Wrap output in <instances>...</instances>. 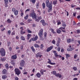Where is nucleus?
Returning a JSON list of instances; mask_svg holds the SVG:
<instances>
[{"mask_svg": "<svg viewBox=\"0 0 80 80\" xmlns=\"http://www.w3.org/2000/svg\"><path fill=\"white\" fill-rule=\"evenodd\" d=\"M46 6L47 7H52V2L51 1L50 2L49 0H46Z\"/></svg>", "mask_w": 80, "mask_h": 80, "instance_id": "nucleus-1", "label": "nucleus"}, {"mask_svg": "<svg viewBox=\"0 0 80 80\" xmlns=\"http://www.w3.org/2000/svg\"><path fill=\"white\" fill-rule=\"evenodd\" d=\"M0 52L1 56H3L5 55V51L3 48H0Z\"/></svg>", "mask_w": 80, "mask_h": 80, "instance_id": "nucleus-2", "label": "nucleus"}, {"mask_svg": "<svg viewBox=\"0 0 80 80\" xmlns=\"http://www.w3.org/2000/svg\"><path fill=\"white\" fill-rule=\"evenodd\" d=\"M30 17H32L33 19H36L37 18V15L35 12H33L30 14Z\"/></svg>", "mask_w": 80, "mask_h": 80, "instance_id": "nucleus-3", "label": "nucleus"}, {"mask_svg": "<svg viewBox=\"0 0 80 80\" xmlns=\"http://www.w3.org/2000/svg\"><path fill=\"white\" fill-rule=\"evenodd\" d=\"M14 71L15 72L16 74H17L18 75H20V74L21 73V72H20V71L18 68H15Z\"/></svg>", "mask_w": 80, "mask_h": 80, "instance_id": "nucleus-4", "label": "nucleus"}, {"mask_svg": "<svg viewBox=\"0 0 80 80\" xmlns=\"http://www.w3.org/2000/svg\"><path fill=\"white\" fill-rule=\"evenodd\" d=\"M42 55H41V53L40 52H38V53L36 55V58H38V57H39L40 58L42 57Z\"/></svg>", "mask_w": 80, "mask_h": 80, "instance_id": "nucleus-5", "label": "nucleus"}, {"mask_svg": "<svg viewBox=\"0 0 80 80\" xmlns=\"http://www.w3.org/2000/svg\"><path fill=\"white\" fill-rule=\"evenodd\" d=\"M53 48V46H50V47H49L47 48V52H50V51L51 50H52Z\"/></svg>", "mask_w": 80, "mask_h": 80, "instance_id": "nucleus-6", "label": "nucleus"}, {"mask_svg": "<svg viewBox=\"0 0 80 80\" xmlns=\"http://www.w3.org/2000/svg\"><path fill=\"white\" fill-rule=\"evenodd\" d=\"M20 63L21 66V67H23V66H24V65H25V61L23 60H22L21 61Z\"/></svg>", "mask_w": 80, "mask_h": 80, "instance_id": "nucleus-7", "label": "nucleus"}, {"mask_svg": "<svg viewBox=\"0 0 80 80\" xmlns=\"http://www.w3.org/2000/svg\"><path fill=\"white\" fill-rule=\"evenodd\" d=\"M43 29H41L39 32V33H38L40 37H42V33H43Z\"/></svg>", "mask_w": 80, "mask_h": 80, "instance_id": "nucleus-8", "label": "nucleus"}, {"mask_svg": "<svg viewBox=\"0 0 80 80\" xmlns=\"http://www.w3.org/2000/svg\"><path fill=\"white\" fill-rule=\"evenodd\" d=\"M37 39H38V36H35V38H32V41H36Z\"/></svg>", "mask_w": 80, "mask_h": 80, "instance_id": "nucleus-9", "label": "nucleus"}, {"mask_svg": "<svg viewBox=\"0 0 80 80\" xmlns=\"http://www.w3.org/2000/svg\"><path fill=\"white\" fill-rule=\"evenodd\" d=\"M41 22L42 23V25H43V26H45L46 24H45V21L44 20H42L41 21Z\"/></svg>", "mask_w": 80, "mask_h": 80, "instance_id": "nucleus-10", "label": "nucleus"}, {"mask_svg": "<svg viewBox=\"0 0 80 80\" xmlns=\"http://www.w3.org/2000/svg\"><path fill=\"white\" fill-rule=\"evenodd\" d=\"M55 75L56 77H59V78H61V77H62V75L59 73H56Z\"/></svg>", "mask_w": 80, "mask_h": 80, "instance_id": "nucleus-11", "label": "nucleus"}, {"mask_svg": "<svg viewBox=\"0 0 80 80\" xmlns=\"http://www.w3.org/2000/svg\"><path fill=\"white\" fill-rule=\"evenodd\" d=\"M53 52L54 53L55 57H58V55L57 54V51H54Z\"/></svg>", "mask_w": 80, "mask_h": 80, "instance_id": "nucleus-12", "label": "nucleus"}, {"mask_svg": "<svg viewBox=\"0 0 80 80\" xmlns=\"http://www.w3.org/2000/svg\"><path fill=\"white\" fill-rule=\"evenodd\" d=\"M12 59H14V60L16 59V58H17V55L12 56Z\"/></svg>", "mask_w": 80, "mask_h": 80, "instance_id": "nucleus-13", "label": "nucleus"}, {"mask_svg": "<svg viewBox=\"0 0 80 80\" xmlns=\"http://www.w3.org/2000/svg\"><path fill=\"white\" fill-rule=\"evenodd\" d=\"M4 3L6 5H7L8 3V0H4Z\"/></svg>", "mask_w": 80, "mask_h": 80, "instance_id": "nucleus-14", "label": "nucleus"}, {"mask_svg": "<svg viewBox=\"0 0 80 80\" xmlns=\"http://www.w3.org/2000/svg\"><path fill=\"white\" fill-rule=\"evenodd\" d=\"M49 8V9L48 10V12H50V11H52V6H50V7H48Z\"/></svg>", "mask_w": 80, "mask_h": 80, "instance_id": "nucleus-15", "label": "nucleus"}, {"mask_svg": "<svg viewBox=\"0 0 80 80\" xmlns=\"http://www.w3.org/2000/svg\"><path fill=\"white\" fill-rule=\"evenodd\" d=\"M6 60V58H3L1 59V61H2V62H5V61Z\"/></svg>", "mask_w": 80, "mask_h": 80, "instance_id": "nucleus-16", "label": "nucleus"}, {"mask_svg": "<svg viewBox=\"0 0 80 80\" xmlns=\"http://www.w3.org/2000/svg\"><path fill=\"white\" fill-rule=\"evenodd\" d=\"M36 75L38 78H40V77H41V74L39 73H38Z\"/></svg>", "mask_w": 80, "mask_h": 80, "instance_id": "nucleus-17", "label": "nucleus"}, {"mask_svg": "<svg viewBox=\"0 0 80 80\" xmlns=\"http://www.w3.org/2000/svg\"><path fill=\"white\" fill-rule=\"evenodd\" d=\"M31 48L32 51V52L33 53H35V49H34V48H33V47L32 46L31 47Z\"/></svg>", "mask_w": 80, "mask_h": 80, "instance_id": "nucleus-18", "label": "nucleus"}, {"mask_svg": "<svg viewBox=\"0 0 80 80\" xmlns=\"http://www.w3.org/2000/svg\"><path fill=\"white\" fill-rule=\"evenodd\" d=\"M7 70L6 69H4L3 71H2V73L3 74H5L7 72Z\"/></svg>", "mask_w": 80, "mask_h": 80, "instance_id": "nucleus-19", "label": "nucleus"}, {"mask_svg": "<svg viewBox=\"0 0 80 80\" xmlns=\"http://www.w3.org/2000/svg\"><path fill=\"white\" fill-rule=\"evenodd\" d=\"M6 78H7V76L6 75H3L2 76V78L3 80L6 79Z\"/></svg>", "mask_w": 80, "mask_h": 80, "instance_id": "nucleus-20", "label": "nucleus"}, {"mask_svg": "<svg viewBox=\"0 0 80 80\" xmlns=\"http://www.w3.org/2000/svg\"><path fill=\"white\" fill-rule=\"evenodd\" d=\"M5 67L7 70H8V68H9L8 67V63H6L5 64Z\"/></svg>", "mask_w": 80, "mask_h": 80, "instance_id": "nucleus-21", "label": "nucleus"}, {"mask_svg": "<svg viewBox=\"0 0 80 80\" xmlns=\"http://www.w3.org/2000/svg\"><path fill=\"white\" fill-rule=\"evenodd\" d=\"M51 73H52L53 75H55L57 73V72L55 71H53L51 72Z\"/></svg>", "mask_w": 80, "mask_h": 80, "instance_id": "nucleus-22", "label": "nucleus"}, {"mask_svg": "<svg viewBox=\"0 0 80 80\" xmlns=\"http://www.w3.org/2000/svg\"><path fill=\"white\" fill-rule=\"evenodd\" d=\"M18 13V10H16L14 12V14L15 15H17Z\"/></svg>", "mask_w": 80, "mask_h": 80, "instance_id": "nucleus-23", "label": "nucleus"}, {"mask_svg": "<svg viewBox=\"0 0 80 80\" xmlns=\"http://www.w3.org/2000/svg\"><path fill=\"white\" fill-rule=\"evenodd\" d=\"M7 22L8 23H12V21L10 19H8L7 20Z\"/></svg>", "mask_w": 80, "mask_h": 80, "instance_id": "nucleus-24", "label": "nucleus"}, {"mask_svg": "<svg viewBox=\"0 0 80 80\" xmlns=\"http://www.w3.org/2000/svg\"><path fill=\"white\" fill-rule=\"evenodd\" d=\"M40 72L41 75H43V69H41L40 71Z\"/></svg>", "mask_w": 80, "mask_h": 80, "instance_id": "nucleus-25", "label": "nucleus"}, {"mask_svg": "<svg viewBox=\"0 0 80 80\" xmlns=\"http://www.w3.org/2000/svg\"><path fill=\"white\" fill-rule=\"evenodd\" d=\"M51 32L52 33H54V34H55L56 33V32H54V30H53L52 28H51Z\"/></svg>", "mask_w": 80, "mask_h": 80, "instance_id": "nucleus-26", "label": "nucleus"}, {"mask_svg": "<svg viewBox=\"0 0 80 80\" xmlns=\"http://www.w3.org/2000/svg\"><path fill=\"white\" fill-rule=\"evenodd\" d=\"M39 2H38V3H37L36 4V8L37 9H38V7H39Z\"/></svg>", "mask_w": 80, "mask_h": 80, "instance_id": "nucleus-27", "label": "nucleus"}, {"mask_svg": "<svg viewBox=\"0 0 80 80\" xmlns=\"http://www.w3.org/2000/svg\"><path fill=\"white\" fill-rule=\"evenodd\" d=\"M20 12H21V17H23V13L22 12L23 11L21 9L20 10Z\"/></svg>", "mask_w": 80, "mask_h": 80, "instance_id": "nucleus-28", "label": "nucleus"}, {"mask_svg": "<svg viewBox=\"0 0 80 80\" xmlns=\"http://www.w3.org/2000/svg\"><path fill=\"white\" fill-rule=\"evenodd\" d=\"M57 32L58 33L60 34V33H61V30L60 29H58L57 31Z\"/></svg>", "mask_w": 80, "mask_h": 80, "instance_id": "nucleus-29", "label": "nucleus"}, {"mask_svg": "<svg viewBox=\"0 0 80 80\" xmlns=\"http://www.w3.org/2000/svg\"><path fill=\"white\" fill-rule=\"evenodd\" d=\"M66 55L67 58H68V57H70V55L68 54H66Z\"/></svg>", "mask_w": 80, "mask_h": 80, "instance_id": "nucleus-30", "label": "nucleus"}, {"mask_svg": "<svg viewBox=\"0 0 80 80\" xmlns=\"http://www.w3.org/2000/svg\"><path fill=\"white\" fill-rule=\"evenodd\" d=\"M30 2H32L33 3H35L36 2V0H30Z\"/></svg>", "mask_w": 80, "mask_h": 80, "instance_id": "nucleus-31", "label": "nucleus"}, {"mask_svg": "<svg viewBox=\"0 0 80 80\" xmlns=\"http://www.w3.org/2000/svg\"><path fill=\"white\" fill-rule=\"evenodd\" d=\"M28 15L27 14L26 15V16L24 18V19H25V20H27V19H28Z\"/></svg>", "mask_w": 80, "mask_h": 80, "instance_id": "nucleus-32", "label": "nucleus"}, {"mask_svg": "<svg viewBox=\"0 0 80 80\" xmlns=\"http://www.w3.org/2000/svg\"><path fill=\"white\" fill-rule=\"evenodd\" d=\"M57 1H55L53 2V4L54 5H57Z\"/></svg>", "mask_w": 80, "mask_h": 80, "instance_id": "nucleus-33", "label": "nucleus"}, {"mask_svg": "<svg viewBox=\"0 0 80 80\" xmlns=\"http://www.w3.org/2000/svg\"><path fill=\"white\" fill-rule=\"evenodd\" d=\"M34 47H36V48H38V47H40V46H39L38 45L36 44H34Z\"/></svg>", "mask_w": 80, "mask_h": 80, "instance_id": "nucleus-34", "label": "nucleus"}, {"mask_svg": "<svg viewBox=\"0 0 80 80\" xmlns=\"http://www.w3.org/2000/svg\"><path fill=\"white\" fill-rule=\"evenodd\" d=\"M20 32H23V28L22 27H21L20 28Z\"/></svg>", "mask_w": 80, "mask_h": 80, "instance_id": "nucleus-35", "label": "nucleus"}, {"mask_svg": "<svg viewBox=\"0 0 80 80\" xmlns=\"http://www.w3.org/2000/svg\"><path fill=\"white\" fill-rule=\"evenodd\" d=\"M42 7H43V8H44V9H45V3H42Z\"/></svg>", "mask_w": 80, "mask_h": 80, "instance_id": "nucleus-36", "label": "nucleus"}, {"mask_svg": "<svg viewBox=\"0 0 80 80\" xmlns=\"http://www.w3.org/2000/svg\"><path fill=\"white\" fill-rule=\"evenodd\" d=\"M21 39L22 40H25V38H24V37H23V36H22L21 37Z\"/></svg>", "mask_w": 80, "mask_h": 80, "instance_id": "nucleus-37", "label": "nucleus"}, {"mask_svg": "<svg viewBox=\"0 0 80 80\" xmlns=\"http://www.w3.org/2000/svg\"><path fill=\"white\" fill-rule=\"evenodd\" d=\"M52 43L54 44V45H55V43H56V42H55V39H53L52 41Z\"/></svg>", "mask_w": 80, "mask_h": 80, "instance_id": "nucleus-38", "label": "nucleus"}, {"mask_svg": "<svg viewBox=\"0 0 80 80\" xmlns=\"http://www.w3.org/2000/svg\"><path fill=\"white\" fill-rule=\"evenodd\" d=\"M59 29H60V30H65V28H62V27H60L59 28Z\"/></svg>", "mask_w": 80, "mask_h": 80, "instance_id": "nucleus-39", "label": "nucleus"}, {"mask_svg": "<svg viewBox=\"0 0 80 80\" xmlns=\"http://www.w3.org/2000/svg\"><path fill=\"white\" fill-rule=\"evenodd\" d=\"M67 42L68 43H70L71 42V39H68L67 40Z\"/></svg>", "mask_w": 80, "mask_h": 80, "instance_id": "nucleus-40", "label": "nucleus"}, {"mask_svg": "<svg viewBox=\"0 0 80 80\" xmlns=\"http://www.w3.org/2000/svg\"><path fill=\"white\" fill-rule=\"evenodd\" d=\"M73 69L75 71H76V70H77V68L76 67H74L73 68Z\"/></svg>", "mask_w": 80, "mask_h": 80, "instance_id": "nucleus-41", "label": "nucleus"}, {"mask_svg": "<svg viewBox=\"0 0 80 80\" xmlns=\"http://www.w3.org/2000/svg\"><path fill=\"white\" fill-rule=\"evenodd\" d=\"M24 33H25V32H23V31H22L21 32H20V34H21V35H23Z\"/></svg>", "mask_w": 80, "mask_h": 80, "instance_id": "nucleus-42", "label": "nucleus"}, {"mask_svg": "<svg viewBox=\"0 0 80 80\" xmlns=\"http://www.w3.org/2000/svg\"><path fill=\"white\" fill-rule=\"evenodd\" d=\"M48 60H49V61L48 62V63H49V64H51V63H52L51 62V60H50L49 59H48Z\"/></svg>", "mask_w": 80, "mask_h": 80, "instance_id": "nucleus-43", "label": "nucleus"}, {"mask_svg": "<svg viewBox=\"0 0 80 80\" xmlns=\"http://www.w3.org/2000/svg\"><path fill=\"white\" fill-rule=\"evenodd\" d=\"M31 36H32V35L30 34H28L27 35V37H30Z\"/></svg>", "mask_w": 80, "mask_h": 80, "instance_id": "nucleus-44", "label": "nucleus"}, {"mask_svg": "<svg viewBox=\"0 0 80 80\" xmlns=\"http://www.w3.org/2000/svg\"><path fill=\"white\" fill-rule=\"evenodd\" d=\"M20 25H25V23L23 22L20 23Z\"/></svg>", "mask_w": 80, "mask_h": 80, "instance_id": "nucleus-45", "label": "nucleus"}, {"mask_svg": "<svg viewBox=\"0 0 80 80\" xmlns=\"http://www.w3.org/2000/svg\"><path fill=\"white\" fill-rule=\"evenodd\" d=\"M40 37V40H44V38H43V37H42V36H41V37Z\"/></svg>", "mask_w": 80, "mask_h": 80, "instance_id": "nucleus-46", "label": "nucleus"}, {"mask_svg": "<svg viewBox=\"0 0 80 80\" xmlns=\"http://www.w3.org/2000/svg\"><path fill=\"white\" fill-rule=\"evenodd\" d=\"M11 63L12 65H13V66H15V63L14 62H12Z\"/></svg>", "mask_w": 80, "mask_h": 80, "instance_id": "nucleus-47", "label": "nucleus"}, {"mask_svg": "<svg viewBox=\"0 0 80 80\" xmlns=\"http://www.w3.org/2000/svg\"><path fill=\"white\" fill-rule=\"evenodd\" d=\"M15 8H12V12H15Z\"/></svg>", "mask_w": 80, "mask_h": 80, "instance_id": "nucleus-48", "label": "nucleus"}, {"mask_svg": "<svg viewBox=\"0 0 80 80\" xmlns=\"http://www.w3.org/2000/svg\"><path fill=\"white\" fill-rule=\"evenodd\" d=\"M60 24H61V22L60 21H59V22H58V25H59Z\"/></svg>", "mask_w": 80, "mask_h": 80, "instance_id": "nucleus-49", "label": "nucleus"}, {"mask_svg": "<svg viewBox=\"0 0 80 80\" xmlns=\"http://www.w3.org/2000/svg\"><path fill=\"white\" fill-rule=\"evenodd\" d=\"M60 49H61L60 48H59V47L58 48V52H60Z\"/></svg>", "mask_w": 80, "mask_h": 80, "instance_id": "nucleus-50", "label": "nucleus"}, {"mask_svg": "<svg viewBox=\"0 0 80 80\" xmlns=\"http://www.w3.org/2000/svg\"><path fill=\"white\" fill-rule=\"evenodd\" d=\"M8 49L9 50H10V51H12V48L11 47H9Z\"/></svg>", "mask_w": 80, "mask_h": 80, "instance_id": "nucleus-51", "label": "nucleus"}, {"mask_svg": "<svg viewBox=\"0 0 80 80\" xmlns=\"http://www.w3.org/2000/svg\"><path fill=\"white\" fill-rule=\"evenodd\" d=\"M44 35L45 37H47V32H45L44 34Z\"/></svg>", "mask_w": 80, "mask_h": 80, "instance_id": "nucleus-52", "label": "nucleus"}, {"mask_svg": "<svg viewBox=\"0 0 80 80\" xmlns=\"http://www.w3.org/2000/svg\"><path fill=\"white\" fill-rule=\"evenodd\" d=\"M64 52V50H63V48H62L61 50V52Z\"/></svg>", "mask_w": 80, "mask_h": 80, "instance_id": "nucleus-53", "label": "nucleus"}, {"mask_svg": "<svg viewBox=\"0 0 80 80\" xmlns=\"http://www.w3.org/2000/svg\"><path fill=\"white\" fill-rule=\"evenodd\" d=\"M66 24H65V23H62V26L63 27H66Z\"/></svg>", "mask_w": 80, "mask_h": 80, "instance_id": "nucleus-54", "label": "nucleus"}, {"mask_svg": "<svg viewBox=\"0 0 80 80\" xmlns=\"http://www.w3.org/2000/svg\"><path fill=\"white\" fill-rule=\"evenodd\" d=\"M77 33H80V30H78L77 31Z\"/></svg>", "mask_w": 80, "mask_h": 80, "instance_id": "nucleus-55", "label": "nucleus"}, {"mask_svg": "<svg viewBox=\"0 0 80 80\" xmlns=\"http://www.w3.org/2000/svg\"><path fill=\"white\" fill-rule=\"evenodd\" d=\"M28 33H32V31H30V30H28Z\"/></svg>", "mask_w": 80, "mask_h": 80, "instance_id": "nucleus-56", "label": "nucleus"}, {"mask_svg": "<svg viewBox=\"0 0 80 80\" xmlns=\"http://www.w3.org/2000/svg\"><path fill=\"white\" fill-rule=\"evenodd\" d=\"M40 47H41V48H43V44H42L41 45Z\"/></svg>", "mask_w": 80, "mask_h": 80, "instance_id": "nucleus-57", "label": "nucleus"}, {"mask_svg": "<svg viewBox=\"0 0 80 80\" xmlns=\"http://www.w3.org/2000/svg\"><path fill=\"white\" fill-rule=\"evenodd\" d=\"M35 19V21H37V22H39V21L40 20H39V19H38H38H37V18L36 19Z\"/></svg>", "mask_w": 80, "mask_h": 80, "instance_id": "nucleus-58", "label": "nucleus"}, {"mask_svg": "<svg viewBox=\"0 0 80 80\" xmlns=\"http://www.w3.org/2000/svg\"><path fill=\"white\" fill-rule=\"evenodd\" d=\"M73 15L74 17H75L76 16V12H74L73 13Z\"/></svg>", "mask_w": 80, "mask_h": 80, "instance_id": "nucleus-59", "label": "nucleus"}, {"mask_svg": "<svg viewBox=\"0 0 80 80\" xmlns=\"http://www.w3.org/2000/svg\"><path fill=\"white\" fill-rule=\"evenodd\" d=\"M21 50H22L23 48V46H22L20 48Z\"/></svg>", "mask_w": 80, "mask_h": 80, "instance_id": "nucleus-60", "label": "nucleus"}, {"mask_svg": "<svg viewBox=\"0 0 80 80\" xmlns=\"http://www.w3.org/2000/svg\"><path fill=\"white\" fill-rule=\"evenodd\" d=\"M77 57V55L76 54H75L74 56V58H76Z\"/></svg>", "mask_w": 80, "mask_h": 80, "instance_id": "nucleus-61", "label": "nucleus"}, {"mask_svg": "<svg viewBox=\"0 0 80 80\" xmlns=\"http://www.w3.org/2000/svg\"><path fill=\"white\" fill-rule=\"evenodd\" d=\"M8 33L9 34V35H10V33H11V31H10V30L8 31Z\"/></svg>", "mask_w": 80, "mask_h": 80, "instance_id": "nucleus-62", "label": "nucleus"}, {"mask_svg": "<svg viewBox=\"0 0 80 80\" xmlns=\"http://www.w3.org/2000/svg\"><path fill=\"white\" fill-rule=\"evenodd\" d=\"M47 67L48 68H50L52 67V66H50V65H48Z\"/></svg>", "mask_w": 80, "mask_h": 80, "instance_id": "nucleus-63", "label": "nucleus"}, {"mask_svg": "<svg viewBox=\"0 0 80 80\" xmlns=\"http://www.w3.org/2000/svg\"><path fill=\"white\" fill-rule=\"evenodd\" d=\"M75 7V5H72V8H73Z\"/></svg>", "mask_w": 80, "mask_h": 80, "instance_id": "nucleus-64", "label": "nucleus"}]
</instances>
